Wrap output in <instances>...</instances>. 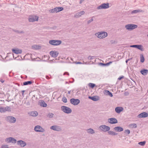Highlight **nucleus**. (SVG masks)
Returning <instances> with one entry per match:
<instances>
[{"label":"nucleus","instance_id":"f257e3e1","mask_svg":"<svg viewBox=\"0 0 148 148\" xmlns=\"http://www.w3.org/2000/svg\"><path fill=\"white\" fill-rule=\"evenodd\" d=\"M95 35L98 38L100 39L103 38L108 36V33L106 32L101 31L95 33Z\"/></svg>","mask_w":148,"mask_h":148},{"label":"nucleus","instance_id":"f03ea898","mask_svg":"<svg viewBox=\"0 0 148 148\" xmlns=\"http://www.w3.org/2000/svg\"><path fill=\"white\" fill-rule=\"evenodd\" d=\"M138 26L134 24H129L125 25L126 29L129 31L132 30L137 27Z\"/></svg>","mask_w":148,"mask_h":148},{"label":"nucleus","instance_id":"7ed1b4c3","mask_svg":"<svg viewBox=\"0 0 148 148\" xmlns=\"http://www.w3.org/2000/svg\"><path fill=\"white\" fill-rule=\"evenodd\" d=\"M49 43L53 45L58 46L62 43V41L60 40H49Z\"/></svg>","mask_w":148,"mask_h":148},{"label":"nucleus","instance_id":"20e7f679","mask_svg":"<svg viewBox=\"0 0 148 148\" xmlns=\"http://www.w3.org/2000/svg\"><path fill=\"white\" fill-rule=\"evenodd\" d=\"M61 109L62 111L64 112L67 114L70 113L72 112V110L71 108L66 106H62L61 107Z\"/></svg>","mask_w":148,"mask_h":148},{"label":"nucleus","instance_id":"39448f33","mask_svg":"<svg viewBox=\"0 0 148 148\" xmlns=\"http://www.w3.org/2000/svg\"><path fill=\"white\" fill-rule=\"evenodd\" d=\"M63 9L64 8L63 7H58L49 10V12L51 13H57L63 10Z\"/></svg>","mask_w":148,"mask_h":148},{"label":"nucleus","instance_id":"423d86ee","mask_svg":"<svg viewBox=\"0 0 148 148\" xmlns=\"http://www.w3.org/2000/svg\"><path fill=\"white\" fill-rule=\"evenodd\" d=\"M109 8V4L108 3H104L102 4L100 6H98L97 8L98 10H101L102 9H106Z\"/></svg>","mask_w":148,"mask_h":148},{"label":"nucleus","instance_id":"0eeeda50","mask_svg":"<svg viewBox=\"0 0 148 148\" xmlns=\"http://www.w3.org/2000/svg\"><path fill=\"white\" fill-rule=\"evenodd\" d=\"M5 141L7 143H16V140L13 137H10L6 138L5 139Z\"/></svg>","mask_w":148,"mask_h":148},{"label":"nucleus","instance_id":"6e6552de","mask_svg":"<svg viewBox=\"0 0 148 148\" xmlns=\"http://www.w3.org/2000/svg\"><path fill=\"white\" fill-rule=\"evenodd\" d=\"M99 128L101 131L104 132H108L110 129V128L109 127L106 125H101L99 127Z\"/></svg>","mask_w":148,"mask_h":148},{"label":"nucleus","instance_id":"1a4fd4ad","mask_svg":"<svg viewBox=\"0 0 148 148\" xmlns=\"http://www.w3.org/2000/svg\"><path fill=\"white\" fill-rule=\"evenodd\" d=\"M35 131L37 132H44L45 130L39 125H37L34 128Z\"/></svg>","mask_w":148,"mask_h":148},{"label":"nucleus","instance_id":"9d476101","mask_svg":"<svg viewBox=\"0 0 148 148\" xmlns=\"http://www.w3.org/2000/svg\"><path fill=\"white\" fill-rule=\"evenodd\" d=\"M80 100L78 99L72 98L70 99V103L74 105H78L80 103Z\"/></svg>","mask_w":148,"mask_h":148},{"label":"nucleus","instance_id":"9b49d317","mask_svg":"<svg viewBox=\"0 0 148 148\" xmlns=\"http://www.w3.org/2000/svg\"><path fill=\"white\" fill-rule=\"evenodd\" d=\"M50 129L57 131H60L62 130L60 126L56 125L51 127Z\"/></svg>","mask_w":148,"mask_h":148},{"label":"nucleus","instance_id":"f8f14e48","mask_svg":"<svg viewBox=\"0 0 148 148\" xmlns=\"http://www.w3.org/2000/svg\"><path fill=\"white\" fill-rule=\"evenodd\" d=\"M38 16H32L29 17V21L30 22H33L38 20Z\"/></svg>","mask_w":148,"mask_h":148},{"label":"nucleus","instance_id":"ddd939ff","mask_svg":"<svg viewBox=\"0 0 148 148\" xmlns=\"http://www.w3.org/2000/svg\"><path fill=\"white\" fill-rule=\"evenodd\" d=\"M6 119L8 122L11 123H14L16 121L15 118L13 116H8L6 118Z\"/></svg>","mask_w":148,"mask_h":148},{"label":"nucleus","instance_id":"4468645a","mask_svg":"<svg viewBox=\"0 0 148 148\" xmlns=\"http://www.w3.org/2000/svg\"><path fill=\"white\" fill-rule=\"evenodd\" d=\"M108 122L111 124H116L118 123L117 120L114 118H112L110 119H108Z\"/></svg>","mask_w":148,"mask_h":148},{"label":"nucleus","instance_id":"2eb2a0df","mask_svg":"<svg viewBox=\"0 0 148 148\" xmlns=\"http://www.w3.org/2000/svg\"><path fill=\"white\" fill-rule=\"evenodd\" d=\"M130 47H134L137 48L138 49L142 51L144 50L143 49V46L142 45H131Z\"/></svg>","mask_w":148,"mask_h":148},{"label":"nucleus","instance_id":"dca6fc26","mask_svg":"<svg viewBox=\"0 0 148 148\" xmlns=\"http://www.w3.org/2000/svg\"><path fill=\"white\" fill-rule=\"evenodd\" d=\"M50 54L52 57L56 58L59 54V53L56 51H52L50 52Z\"/></svg>","mask_w":148,"mask_h":148},{"label":"nucleus","instance_id":"f3484780","mask_svg":"<svg viewBox=\"0 0 148 148\" xmlns=\"http://www.w3.org/2000/svg\"><path fill=\"white\" fill-rule=\"evenodd\" d=\"M148 116V114L145 112H143L138 115V117L139 118L146 117Z\"/></svg>","mask_w":148,"mask_h":148},{"label":"nucleus","instance_id":"a211bd4d","mask_svg":"<svg viewBox=\"0 0 148 148\" xmlns=\"http://www.w3.org/2000/svg\"><path fill=\"white\" fill-rule=\"evenodd\" d=\"M85 13V12L83 11L80 12H79L75 14L74 17L75 18H78L81 16L82 15L84 14Z\"/></svg>","mask_w":148,"mask_h":148},{"label":"nucleus","instance_id":"6ab92c4d","mask_svg":"<svg viewBox=\"0 0 148 148\" xmlns=\"http://www.w3.org/2000/svg\"><path fill=\"white\" fill-rule=\"evenodd\" d=\"M17 144L18 145H20L21 147H23L26 145V143L22 140L18 141Z\"/></svg>","mask_w":148,"mask_h":148},{"label":"nucleus","instance_id":"aec40b11","mask_svg":"<svg viewBox=\"0 0 148 148\" xmlns=\"http://www.w3.org/2000/svg\"><path fill=\"white\" fill-rule=\"evenodd\" d=\"M123 110V108L121 107H118L115 108V111L118 113H120Z\"/></svg>","mask_w":148,"mask_h":148},{"label":"nucleus","instance_id":"412c9836","mask_svg":"<svg viewBox=\"0 0 148 148\" xmlns=\"http://www.w3.org/2000/svg\"><path fill=\"white\" fill-rule=\"evenodd\" d=\"M114 130L117 132H121L123 131V128L121 127H116L114 128Z\"/></svg>","mask_w":148,"mask_h":148},{"label":"nucleus","instance_id":"4be33fe9","mask_svg":"<svg viewBox=\"0 0 148 148\" xmlns=\"http://www.w3.org/2000/svg\"><path fill=\"white\" fill-rule=\"evenodd\" d=\"M12 51L13 53L16 54L21 53L22 52L21 50L18 49H12Z\"/></svg>","mask_w":148,"mask_h":148},{"label":"nucleus","instance_id":"5701e85b","mask_svg":"<svg viewBox=\"0 0 148 148\" xmlns=\"http://www.w3.org/2000/svg\"><path fill=\"white\" fill-rule=\"evenodd\" d=\"M89 98L92 99L93 101H98L99 99V97L97 96L89 97Z\"/></svg>","mask_w":148,"mask_h":148},{"label":"nucleus","instance_id":"b1692460","mask_svg":"<svg viewBox=\"0 0 148 148\" xmlns=\"http://www.w3.org/2000/svg\"><path fill=\"white\" fill-rule=\"evenodd\" d=\"M140 73L143 75H145L148 73V70L147 69H143L140 71Z\"/></svg>","mask_w":148,"mask_h":148},{"label":"nucleus","instance_id":"393cba45","mask_svg":"<svg viewBox=\"0 0 148 148\" xmlns=\"http://www.w3.org/2000/svg\"><path fill=\"white\" fill-rule=\"evenodd\" d=\"M30 116H36L38 115V112L36 111H32L29 113Z\"/></svg>","mask_w":148,"mask_h":148},{"label":"nucleus","instance_id":"a878e982","mask_svg":"<svg viewBox=\"0 0 148 148\" xmlns=\"http://www.w3.org/2000/svg\"><path fill=\"white\" fill-rule=\"evenodd\" d=\"M108 133L109 135L112 136H115L118 134L117 133L111 131H108Z\"/></svg>","mask_w":148,"mask_h":148},{"label":"nucleus","instance_id":"bb28decb","mask_svg":"<svg viewBox=\"0 0 148 148\" xmlns=\"http://www.w3.org/2000/svg\"><path fill=\"white\" fill-rule=\"evenodd\" d=\"M32 82L31 81H28L25 82H23V85L24 86L27 85H28L31 84L32 83Z\"/></svg>","mask_w":148,"mask_h":148},{"label":"nucleus","instance_id":"cd10ccee","mask_svg":"<svg viewBox=\"0 0 148 148\" xmlns=\"http://www.w3.org/2000/svg\"><path fill=\"white\" fill-rule=\"evenodd\" d=\"M143 12V11L141 10H136L132 11V12L131 13L132 14L136 13L138 12Z\"/></svg>","mask_w":148,"mask_h":148},{"label":"nucleus","instance_id":"c85d7f7f","mask_svg":"<svg viewBox=\"0 0 148 148\" xmlns=\"http://www.w3.org/2000/svg\"><path fill=\"white\" fill-rule=\"evenodd\" d=\"M87 132L90 134H93L95 133V131L93 130L91 128H90L88 129L87 130Z\"/></svg>","mask_w":148,"mask_h":148},{"label":"nucleus","instance_id":"c756f323","mask_svg":"<svg viewBox=\"0 0 148 148\" xmlns=\"http://www.w3.org/2000/svg\"><path fill=\"white\" fill-rule=\"evenodd\" d=\"M40 103V105L43 107H46L47 106V104L44 101H42Z\"/></svg>","mask_w":148,"mask_h":148},{"label":"nucleus","instance_id":"7c9ffc66","mask_svg":"<svg viewBox=\"0 0 148 148\" xmlns=\"http://www.w3.org/2000/svg\"><path fill=\"white\" fill-rule=\"evenodd\" d=\"M129 126L132 128H136L137 127V125L136 124L133 123L130 124Z\"/></svg>","mask_w":148,"mask_h":148},{"label":"nucleus","instance_id":"2f4dec72","mask_svg":"<svg viewBox=\"0 0 148 148\" xmlns=\"http://www.w3.org/2000/svg\"><path fill=\"white\" fill-rule=\"evenodd\" d=\"M140 61L141 62H144L145 58L143 56V55H140Z\"/></svg>","mask_w":148,"mask_h":148},{"label":"nucleus","instance_id":"473e14b6","mask_svg":"<svg viewBox=\"0 0 148 148\" xmlns=\"http://www.w3.org/2000/svg\"><path fill=\"white\" fill-rule=\"evenodd\" d=\"M6 112L4 107L0 108V112L1 113L4 112Z\"/></svg>","mask_w":148,"mask_h":148},{"label":"nucleus","instance_id":"72a5a7b5","mask_svg":"<svg viewBox=\"0 0 148 148\" xmlns=\"http://www.w3.org/2000/svg\"><path fill=\"white\" fill-rule=\"evenodd\" d=\"M88 86L91 87V88H93L95 86V85L93 83H89L88 84Z\"/></svg>","mask_w":148,"mask_h":148},{"label":"nucleus","instance_id":"f704fd0d","mask_svg":"<svg viewBox=\"0 0 148 148\" xmlns=\"http://www.w3.org/2000/svg\"><path fill=\"white\" fill-rule=\"evenodd\" d=\"M13 31L14 32H16L18 33H24V32L23 31H21V32H19L18 30H13Z\"/></svg>","mask_w":148,"mask_h":148},{"label":"nucleus","instance_id":"c9c22d12","mask_svg":"<svg viewBox=\"0 0 148 148\" xmlns=\"http://www.w3.org/2000/svg\"><path fill=\"white\" fill-rule=\"evenodd\" d=\"M105 92H106L107 93V94H108V95H109V96L111 97H112L113 96L112 94L110 92L109 90H106Z\"/></svg>","mask_w":148,"mask_h":148},{"label":"nucleus","instance_id":"e433bc0d","mask_svg":"<svg viewBox=\"0 0 148 148\" xmlns=\"http://www.w3.org/2000/svg\"><path fill=\"white\" fill-rule=\"evenodd\" d=\"M146 143L145 141L141 142L138 143V144L141 146H144L145 145Z\"/></svg>","mask_w":148,"mask_h":148},{"label":"nucleus","instance_id":"4c0bfd02","mask_svg":"<svg viewBox=\"0 0 148 148\" xmlns=\"http://www.w3.org/2000/svg\"><path fill=\"white\" fill-rule=\"evenodd\" d=\"M62 101L64 103H66L67 102L66 98L65 97H63L62 98Z\"/></svg>","mask_w":148,"mask_h":148},{"label":"nucleus","instance_id":"58836bf2","mask_svg":"<svg viewBox=\"0 0 148 148\" xmlns=\"http://www.w3.org/2000/svg\"><path fill=\"white\" fill-rule=\"evenodd\" d=\"M124 132L125 134H127L128 135L130 133V131L129 130H126L124 131Z\"/></svg>","mask_w":148,"mask_h":148},{"label":"nucleus","instance_id":"ea45409f","mask_svg":"<svg viewBox=\"0 0 148 148\" xmlns=\"http://www.w3.org/2000/svg\"><path fill=\"white\" fill-rule=\"evenodd\" d=\"M53 115L52 113H49L48 114V116L49 118H51L53 117Z\"/></svg>","mask_w":148,"mask_h":148},{"label":"nucleus","instance_id":"a19ab883","mask_svg":"<svg viewBox=\"0 0 148 148\" xmlns=\"http://www.w3.org/2000/svg\"><path fill=\"white\" fill-rule=\"evenodd\" d=\"M1 148H8V145H2L1 146Z\"/></svg>","mask_w":148,"mask_h":148},{"label":"nucleus","instance_id":"79ce46f5","mask_svg":"<svg viewBox=\"0 0 148 148\" xmlns=\"http://www.w3.org/2000/svg\"><path fill=\"white\" fill-rule=\"evenodd\" d=\"M5 110H6V112L10 110V108L9 107L7 106L5 107H4Z\"/></svg>","mask_w":148,"mask_h":148},{"label":"nucleus","instance_id":"37998d69","mask_svg":"<svg viewBox=\"0 0 148 148\" xmlns=\"http://www.w3.org/2000/svg\"><path fill=\"white\" fill-rule=\"evenodd\" d=\"M93 20V19L92 17L90 20L88 21V24H89L91 22H92Z\"/></svg>","mask_w":148,"mask_h":148},{"label":"nucleus","instance_id":"c03bdc74","mask_svg":"<svg viewBox=\"0 0 148 148\" xmlns=\"http://www.w3.org/2000/svg\"><path fill=\"white\" fill-rule=\"evenodd\" d=\"M94 56H89L88 57V59L89 60H91L94 59Z\"/></svg>","mask_w":148,"mask_h":148},{"label":"nucleus","instance_id":"a18cd8bd","mask_svg":"<svg viewBox=\"0 0 148 148\" xmlns=\"http://www.w3.org/2000/svg\"><path fill=\"white\" fill-rule=\"evenodd\" d=\"M69 75V73L67 72H65V73H64V74H63V75Z\"/></svg>","mask_w":148,"mask_h":148},{"label":"nucleus","instance_id":"49530a36","mask_svg":"<svg viewBox=\"0 0 148 148\" xmlns=\"http://www.w3.org/2000/svg\"><path fill=\"white\" fill-rule=\"evenodd\" d=\"M124 77L123 76H121V77H119L118 78V79L119 80H121V79H123V78Z\"/></svg>","mask_w":148,"mask_h":148},{"label":"nucleus","instance_id":"de8ad7c7","mask_svg":"<svg viewBox=\"0 0 148 148\" xmlns=\"http://www.w3.org/2000/svg\"><path fill=\"white\" fill-rule=\"evenodd\" d=\"M132 59V58H130L128 59L127 60H126V61H125L126 62V63H127V62H128V61H129V60H131Z\"/></svg>","mask_w":148,"mask_h":148},{"label":"nucleus","instance_id":"09e8293b","mask_svg":"<svg viewBox=\"0 0 148 148\" xmlns=\"http://www.w3.org/2000/svg\"><path fill=\"white\" fill-rule=\"evenodd\" d=\"M21 92H22V96H23L24 95V92H25V90H22Z\"/></svg>","mask_w":148,"mask_h":148},{"label":"nucleus","instance_id":"8fccbe9b","mask_svg":"<svg viewBox=\"0 0 148 148\" xmlns=\"http://www.w3.org/2000/svg\"><path fill=\"white\" fill-rule=\"evenodd\" d=\"M32 47H34L36 49H37V48H37L38 46H37L36 45L33 46Z\"/></svg>","mask_w":148,"mask_h":148},{"label":"nucleus","instance_id":"3c124183","mask_svg":"<svg viewBox=\"0 0 148 148\" xmlns=\"http://www.w3.org/2000/svg\"><path fill=\"white\" fill-rule=\"evenodd\" d=\"M100 64L102 65L103 66H106L105 64L102 63H100Z\"/></svg>","mask_w":148,"mask_h":148},{"label":"nucleus","instance_id":"603ef678","mask_svg":"<svg viewBox=\"0 0 148 148\" xmlns=\"http://www.w3.org/2000/svg\"><path fill=\"white\" fill-rule=\"evenodd\" d=\"M46 78L47 79H49L50 78V77H49L48 76H46Z\"/></svg>","mask_w":148,"mask_h":148},{"label":"nucleus","instance_id":"864d4df0","mask_svg":"<svg viewBox=\"0 0 148 148\" xmlns=\"http://www.w3.org/2000/svg\"><path fill=\"white\" fill-rule=\"evenodd\" d=\"M106 66H108L109 65V63H107L105 64Z\"/></svg>","mask_w":148,"mask_h":148},{"label":"nucleus","instance_id":"5fc2aeb1","mask_svg":"<svg viewBox=\"0 0 148 148\" xmlns=\"http://www.w3.org/2000/svg\"><path fill=\"white\" fill-rule=\"evenodd\" d=\"M71 91V90L68 91V94H70Z\"/></svg>","mask_w":148,"mask_h":148},{"label":"nucleus","instance_id":"6e6d98bb","mask_svg":"<svg viewBox=\"0 0 148 148\" xmlns=\"http://www.w3.org/2000/svg\"><path fill=\"white\" fill-rule=\"evenodd\" d=\"M82 63L81 62H78L77 63V64H81Z\"/></svg>","mask_w":148,"mask_h":148},{"label":"nucleus","instance_id":"4d7b16f0","mask_svg":"<svg viewBox=\"0 0 148 148\" xmlns=\"http://www.w3.org/2000/svg\"><path fill=\"white\" fill-rule=\"evenodd\" d=\"M0 81L2 83H3L4 82V81H3V80H2V79H1V80H0Z\"/></svg>","mask_w":148,"mask_h":148},{"label":"nucleus","instance_id":"13d9d810","mask_svg":"<svg viewBox=\"0 0 148 148\" xmlns=\"http://www.w3.org/2000/svg\"><path fill=\"white\" fill-rule=\"evenodd\" d=\"M112 62H108V63H109V64L110 65V64L112 63Z\"/></svg>","mask_w":148,"mask_h":148},{"label":"nucleus","instance_id":"bf43d9fd","mask_svg":"<svg viewBox=\"0 0 148 148\" xmlns=\"http://www.w3.org/2000/svg\"><path fill=\"white\" fill-rule=\"evenodd\" d=\"M147 36L148 37V34H147Z\"/></svg>","mask_w":148,"mask_h":148},{"label":"nucleus","instance_id":"052dcab7","mask_svg":"<svg viewBox=\"0 0 148 148\" xmlns=\"http://www.w3.org/2000/svg\"><path fill=\"white\" fill-rule=\"evenodd\" d=\"M147 92H148V90Z\"/></svg>","mask_w":148,"mask_h":148}]
</instances>
